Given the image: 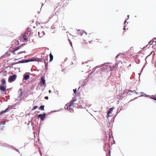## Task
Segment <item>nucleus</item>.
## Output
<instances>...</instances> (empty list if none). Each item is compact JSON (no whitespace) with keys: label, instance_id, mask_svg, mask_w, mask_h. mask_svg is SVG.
Returning <instances> with one entry per match:
<instances>
[{"label":"nucleus","instance_id":"f3484780","mask_svg":"<svg viewBox=\"0 0 156 156\" xmlns=\"http://www.w3.org/2000/svg\"><path fill=\"white\" fill-rule=\"evenodd\" d=\"M45 33L44 31H42L41 32L40 34L39 35V37H42L44 34Z\"/></svg>","mask_w":156,"mask_h":156},{"label":"nucleus","instance_id":"c85d7f7f","mask_svg":"<svg viewBox=\"0 0 156 156\" xmlns=\"http://www.w3.org/2000/svg\"><path fill=\"white\" fill-rule=\"evenodd\" d=\"M121 54H123L122 53H120L119 54H118L116 57V59L117 60L119 56Z\"/></svg>","mask_w":156,"mask_h":156},{"label":"nucleus","instance_id":"79ce46f5","mask_svg":"<svg viewBox=\"0 0 156 156\" xmlns=\"http://www.w3.org/2000/svg\"><path fill=\"white\" fill-rule=\"evenodd\" d=\"M55 27H54L53 26H51V29H52V30L54 29H55Z\"/></svg>","mask_w":156,"mask_h":156},{"label":"nucleus","instance_id":"4be33fe9","mask_svg":"<svg viewBox=\"0 0 156 156\" xmlns=\"http://www.w3.org/2000/svg\"><path fill=\"white\" fill-rule=\"evenodd\" d=\"M61 109H60L57 110H54L50 112V113L54 112H58V111H60L61 110Z\"/></svg>","mask_w":156,"mask_h":156},{"label":"nucleus","instance_id":"6ab92c4d","mask_svg":"<svg viewBox=\"0 0 156 156\" xmlns=\"http://www.w3.org/2000/svg\"><path fill=\"white\" fill-rule=\"evenodd\" d=\"M44 105H41L39 109L43 111L44 110Z\"/></svg>","mask_w":156,"mask_h":156},{"label":"nucleus","instance_id":"5fc2aeb1","mask_svg":"<svg viewBox=\"0 0 156 156\" xmlns=\"http://www.w3.org/2000/svg\"><path fill=\"white\" fill-rule=\"evenodd\" d=\"M40 33H41V32H40V31H38V35L39 36V35H40Z\"/></svg>","mask_w":156,"mask_h":156},{"label":"nucleus","instance_id":"4c0bfd02","mask_svg":"<svg viewBox=\"0 0 156 156\" xmlns=\"http://www.w3.org/2000/svg\"><path fill=\"white\" fill-rule=\"evenodd\" d=\"M16 51V50L15 49H14V50H12V51H11V53H13L14 54H15L16 53H15V52Z\"/></svg>","mask_w":156,"mask_h":156},{"label":"nucleus","instance_id":"69168bd1","mask_svg":"<svg viewBox=\"0 0 156 156\" xmlns=\"http://www.w3.org/2000/svg\"><path fill=\"white\" fill-rule=\"evenodd\" d=\"M12 50H10L9 51L11 53V51H12Z\"/></svg>","mask_w":156,"mask_h":156},{"label":"nucleus","instance_id":"f257e3e1","mask_svg":"<svg viewBox=\"0 0 156 156\" xmlns=\"http://www.w3.org/2000/svg\"><path fill=\"white\" fill-rule=\"evenodd\" d=\"M43 59L42 58H30V62L36 61L38 62H43Z\"/></svg>","mask_w":156,"mask_h":156},{"label":"nucleus","instance_id":"e2e57ef3","mask_svg":"<svg viewBox=\"0 0 156 156\" xmlns=\"http://www.w3.org/2000/svg\"><path fill=\"white\" fill-rule=\"evenodd\" d=\"M147 94H144V96H145V97H146V96H147Z\"/></svg>","mask_w":156,"mask_h":156},{"label":"nucleus","instance_id":"9b49d317","mask_svg":"<svg viewBox=\"0 0 156 156\" xmlns=\"http://www.w3.org/2000/svg\"><path fill=\"white\" fill-rule=\"evenodd\" d=\"M30 76L29 75L27 74L26 73H25L23 75V79L27 80L30 78Z\"/></svg>","mask_w":156,"mask_h":156},{"label":"nucleus","instance_id":"5701e85b","mask_svg":"<svg viewBox=\"0 0 156 156\" xmlns=\"http://www.w3.org/2000/svg\"><path fill=\"white\" fill-rule=\"evenodd\" d=\"M151 99H152L156 101V97H153V96L152 95L151 97H150Z\"/></svg>","mask_w":156,"mask_h":156},{"label":"nucleus","instance_id":"aec40b11","mask_svg":"<svg viewBox=\"0 0 156 156\" xmlns=\"http://www.w3.org/2000/svg\"><path fill=\"white\" fill-rule=\"evenodd\" d=\"M77 100L76 98L75 97H73L71 101L72 102L74 103Z\"/></svg>","mask_w":156,"mask_h":156},{"label":"nucleus","instance_id":"72a5a7b5","mask_svg":"<svg viewBox=\"0 0 156 156\" xmlns=\"http://www.w3.org/2000/svg\"><path fill=\"white\" fill-rule=\"evenodd\" d=\"M27 34L29 35V36H31V35L32 34L31 33V31H29L28 33H27Z\"/></svg>","mask_w":156,"mask_h":156},{"label":"nucleus","instance_id":"6e6552de","mask_svg":"<svg viewBox=\"0 0 156 156\" xmlns=\"http://www.w3.org/2000/svg\"><path fill=\"white\" fill-rule=\"evenodd\" d=\"M151 55V54L148 55V56H147L146 57V58L145 59V60L146 61V62H145V64L143 66V68H142L141 69V72L140 73H138V74L140 75L141 73L142 72L143 70V69L145 67V66H146V64H147V61H146V60L147 59V58H148V57L149 56H150Z\"/></svg>","mask_w":156,"mask_h":156},{"label":"nucleus","instance_id":"58836bf2","mask_svg":"<svg viewBox=\"0 0 156 156\" xmlns=\"http://www.w3.org/2000/svg\"><path fill=\"white\" fill-rule=\"evenodd\" d=\"M39 152L40 154H41V156H42V153L41 152V151L40 149H39Z\"/></svg>","mask_w":156,"mask_h":156},{"label":"nucleus","instance_id":"cd10ccee","mask_svg":"<svg viewBox=\"0 0 156 156\" xmlns=\"http://www.w3.org/2000/svg\"><path fill=\"white\" fill-rule=\"evenodd\" d=\"M23 39L24 41H26L27 40V36L26 35H24L23 37Z\"/></svg>","mask_w":156,"mask_h":156},{"label":"nucleus","instance_id":"f03ea898","mask_svg":"<svg viewBox=\"0 0 156 156\" xmlns=\"http://www.w3.org/2000/svg\"><path fill=\"white\" fill-rule=\"evenodd\" d=\"M17 75L14 74L12 76H10L9 77L8 81L9 82L11 83L14 81L16 78Z\"/></svg>","mask_w":156,"mask_h":156},{"label":"nucleus","instance_id":"774afa93","mask_svg":"<svg viewBox=\"0 0 156 156\" xmlns=\"http://www.w3.org/2000/svg\"><path fill=\"white\" fill-rule=\"evenodd\" d=\"M18 69L19 70H20V67H19V68H18Z\"/></svg>","mask_w":156,"mask_h":156},{"label":"nucleus","instance_id":"6e6d98bb","mask_svg":"<svg viewBox=\"0 0 156 156\" xmlns=\"http://www.w3.org/2000/svg\"><path fill=\"white\" fill-rule=\"evenodd\" d=\"M83 32L85 33L86 34V35H87V33L86 32V31H83Z\"/></svg>","mask_w":156,"mask_h":156},{"label":"nucleus","instance_id":"473e14b6","mask_svg":"<svg viewBox=\"0 0 156 156\" xmlns=\"http://www.w3.org/2000/svg\"><path fill=\"white\" fill-rule=\"evenodd\" d=\"M136 63L137 64H138L140 63V60L138 59L137 60H136Z\"/></svg>","mask_w":156,"mask_h":156},{"label":"nucleus","instance_id":"e433bc0d","mask_svg":"<svg viewBox=\"0 0 156 156\" xmlns=\"http://www.w3.org/2000/svg\"><path fill=\"white\" fill-rule=\"evenodd\" d=\"M4 127V126H2V127L0 128V132L3 130V128Z\"/></svg>","mask_w":156,"mask_h":156},{"label":"nucleus","instance_id":"2eb2a0df","mask_svg":"<svg viewBox=\"0 0 156 156\" xmlns=\"http://www.w3.org/2000/svg\"><path fill=\"white\" fill-rule=\"evenodd\" d=\"M43 62H44L45 63V66L46 69L47 70L48 69V62H46L44 58H43Z\"/></svg>","mask_w":156,"mask_h":156},{"label":"nucleus","instance_id":"c756f323","mask_svg":"<svg viewBox=\"0 0 156 156\" xmlns=\"http://www.w3.org/2000/svg\"><path fill=\"white\" fill-rule=\"evenodd\" d=\"M24 52H25V51H20V52L18 53L17 54L18 55H19L20 54H21L23 53H24Z\"/></svg>","mask_w":156,"mask_h":156},{"label":"nucleus","instance_id":"09e8293b","mask_svg":"<svg viewBox=\"0 0 156 156\" xmlns=\"http://www.w3.org/2000/svg\"><path fill=\"white\" fill-rule=\"evenodd\" d=\"M70 45L72 47V42L70 41V42H69Z\"/></svg>","mask_w":156,"mask_h":156},{"label":"nucleus","instance_id":"0eeeda50","mask_svg":"<svg viewBox=\"0 0 156 156\" xmlns=\"http://www.w3.org/2000/svg\"><path fill=\"white\" fill-rule=\"evenodd\" d=\"M73 103L70 101L68 105H67V104L65 105L64 108L65 109H68L69 108H71V107L73 105Z\"/></svg>","mask_w":156,"mask_h":156},{"label":"nucleus","instance_id":"3c124183","mask_svg":"<svg viewBox=\"0 0 156 156\" xmlns=\"http://www.w3.org/2000/svg\"><path fill=\"white\" fill-rule=\"evenodd\" d=\"M123 30H124V31H125V30H126V28H125V26H124V28H123Z\"/></svg>","mask_w":156,"mask_h":156},{"label":"nucleus","instance_id":"864d4df0","mask_svg":"<svg viewBox=\"0 0 156 156\" xmlns=\"http://www.w3.org/2000/svg\"><path fill=\"white\" fill-rule=\"evenodd\" d=\"M62 30H66V29H65V27H63L62 29Z\"/></svg>","mask_w":156,"mask_h":156},{"label":"nucleus","instance_id":"4d7b16f0","mask_svg":"<svg viewBox=\"0 0 156 156\" xmlns=\"http://www.w3.org/2000/svg\"><path fill=\"white\" fill-rule=\"evenodd\" d=\"M92 41H89V42L90 44L91 43V42Z\"/></svg>","mask_w":156,"mask_h":156},{"label":"nucleus","instance_id":"2f4dec72","mask_svg":"<svg viewBox=\"0 0 156 156\" xmlns=\"http://www.w3.org/2000/svg\"><path fill=\"white\" fill-rule=\"evenodd\" d=\"M68 109V110L70 112H73L72 111H73V108H69Z\"/></svg>","mask_w":156,"mask_h":156},{"label":"nucleus","instance_id":"bf43d9fd","mask_svg":"<svg viewBox=\"0 0 156 156\" xmlns=\"http://www.w3.org/2000/svg\"><path fill=\"white\" fill-rule=\"evenodd\" d=\"M127 17H128V18H127V20H128V19H129V15H127Z\"/></svg>","mask_w":156,"mask_h":156},{"label":"nucleus","instance_id":"a211bd4d","mask_svg":"<svg viewBox=\"0 0 156 156\" xmlns=\"http://www.w3.org/2000/svg\"><path fill=\"white\" fill-rule=\"evenodd\" d=\"M107 66L105 65V64H103L101 67H102L101 69H103L104 70H105V69H107V68H106V66Z\"/></svg>","mask_w":156,"mask_h":156},{"label":"nucleus","instance_id":"8fccbe9b","mask_svg":"<svg viewBox=\"0 0 156 156\" xmlns=\"http://www.w3.org/2000/svg\"><path fill=\"white\" fill-rule=\"evenodd\" d=\"M118 64L117 62H116V63H115V66H117L118 65ZM115 67H114V68H115Z\"/></svg>","mask_w":156,"mask_h":156},{"label":"nucleus","instance_id":"c9c22d12","mask_svg":"<svg viewBox=\"0 0 156 156\" xmlns=\"http://www.w3.org/2000/svg\"><path fill=\"white\" fill-rule=\"evenodd\" d=\"M18 64V63H17V62H13V63H11V66H13V65H15V64Z\"/></svg>","mask_w":156,"mask_h":156},{"label":"nucleus","instance_id":"b1692460","mask_svg":"<svg viewBox=\"0 0 156 156\" xmlns=\"http://www.w3.org/2000/svg\"><path fill=\"white\" fill-rule=\"evenodd\" d=\"M5 121H3L1 122H0V125H5Z\"/></svg>","mask_w":156,"mask_h":156},{"label":"nucleus","instance_id":"37998d69","mask_svg":"<svg viewBox=\"0 0 156 156\" xmlns=\"http://www.w3.org/2000/svg\"><path fill=\"white\" fill-rule=\"evenodd\" d=\"M5 54L6 55L7 54V55L8 56H9L10 55V54H8V52H6L5 53Z\"/></svg>","mask_w":156,"mask_h":156},{"label":"nucleus","instance_id":"f8f14e48","mask_svg":"<svg viewBox=\"0 0 156 156\" xmlns=\"http://www.w3.org/2000/svg\"><path fill=\"white\" fill-rule=\"evenodd\" d=\"M0 90L3 92L5 91L6 90V87L0 85Z\"/></svg>","mask_w":156,"mask_h":156},{"label":"nucleus","instance_id":"1a4fd4ad","mask_svg":"<svg viewBox=\"0 0 156 156\" xmlns=\"http://www.w3.org/2000/svg\"><path fill=\"white\" fill-rule=\"evenodd\" d=\"M1 82L2 83L0 85H3L6 87V81L5 79H2L1 80Z\"/></svg>","mask_w":156,"mask_h":156},{"label":"nucleus","instance_id":"412c9836","mask_svg":"<svg viewBox=\"0 0 156 156\" xmlns=\"http://www.w3.org/2000/svg\"><path fill=\"white\" fill-rule=\"evenodd\" d=\"M96 69L94 68H93L91 70H90L89 71V72L90 73H93L95 70Z\"/></svg>","mask_w":156,"mask_h":156},{"label":"nucleus","instance_id":"ea45409f","mask_svg":"<svg viewBox=\"0 0 156 156\" xmlns=\"http://www.w3.org/2000/svg\"><path fill=\"white\" fill-rule=\"evenodd\" d=\"M25 45V44L24 43H23V44H22L21 45H20V46H21V48H22L23 47L24 45Z\"/></svg>","mask_w":156,"mask_h":156},{"label":"nucleus","instance_id":"bb28decb","mask_svg":"<svg viewBox=\"0 0 156 156\" xmlns=\"http://www.w3.org/2000/svg\"><path fill=\"white\" fill-rule=\"evenodd\" d=\"M77 33L78 35H80L81 36H82L83 34V33L82 31H81L80 32H79Z\"/></svg>","mask_w":156,"mask_h":156},{"label":"nucleus","instance_id":"a19ab883","mask_svg":"<svg viewBox=\"0 0 156 156\" xmlns=\"http://www.w3.org/2000/svg\"><path fill=\"white\" fill-rule=\"evenodd\" d=\"M44 98L46 100L48 99V96H45L44 97Z\"/></svg>","mask_w":156,"mask_h":156},{"label":"nucleus","instance_id":"dca6fc26","mask_svg":"<svg viewBox=\"0 0 156 156\" xmlns=\"http://www.w3.org/2000/svg\"><path fill=\"white\" fill-rule=\"evenodd\" d=\"M49 56L50 59L49 61V62H51L53 60V56L51 53H50V54Z\"/></svg>","mask_w":156,"mask_h":156},{"label":"nucleus","instance_id":"0e129e2a","mask_svg":"<svg viewBox=\"0 0 156 156\" xmlns=\"http://www.w3.org/2000/svg\"><path fill=\"white\" fill-rule=\"evenodd\" d=\"M67 58H65V61H66V60H67Z\"/></svg>","mask_w":156,"mask_h":156},{"label":"nucleus","instance_id":"ddd939ff","mask_svg":"<svg viewBox=\"0 0 156 156\" xmlns=\"http://www.w3.org/2000/svg\"><path fill=\"white\" fill-rule=\"evenodd\" d=\"M18 93L19 94L18 96V98H20L23 93V91L22 90V89H20V90L18 91Z\"/></svg>","mask_w":156,"mask_h":156},{"label":"nucleus","instance_id":"7ed1b4c3","mask_svg":"<svg viewBox=\"0 0 156 156\" xmlns=\"http://www.w3.org/2000/svg\"><path fill=\"white\" fill-rule=\"evenodd\" d=\"M45 82V78L43 76H42L40 80V82L39 83L38 85L41 87L44 86Z\"/></svg>","mask_w":156,"mask_h":156},{"label":"nucleus","instance_id":"a878e982","mask_svg":"<svg viewBox=\"0 0 156 156\" xmlns=\"http://www.w3.org/2000/svg\"><path fill=\"white\" fill-rule=\"evenodd\" d=\"M38 108V106H36V105L35 106L33 107V108L32 109V110H35L36 109H37V108Z\"/></svg>","mask_w":156,"mask_h":156},{"label":"nucleus","instance_id":"680f3d73","mask_svg":"<svg viewBox=\"0 0 156 156\" xmlns=\"http://www.w3.org/2000/svg\"><path fill=\"white\" fill-rule=\"evenodd\" d=\"M51 90H49V93H51Z\"/></svg>","mask_w":156,"mask_h":156},{"label":"nucleus","instance_id":"39448f33","mask_svg":"<svg viewBox=\"0 0 156 156\" xmlns=\"http://www.w3.org/2000/svg\"><path fill=\"white\" fill-rule=\"evenodd\" d=\"M13 107V105H9L8 108H6L5 110H3L0 112V115L3 114V113H5L6 112H7L9 110L11 109Z\"/></svg>","mask_w":156,"mask_h":156},{"label":"nucleus","instance_id":"49530a36","mask_svg":"<svg viewBox=\"0 0 156 156\" xmlns=\"http://www.w3.org/2000/svg\"><path fill=\"white\" fill-rule=\"evenodd\" d=\"M132 92H133L134 93H136V94H137L138 93H137V92H136V90H133L132 91Z\"/></svg>","mask_w":156,"mask_h":156},{"label":"nucleus","instance_id":"a18cd8bd","mask_svg":"<svg viewBox=\"0 0 156 156\" xmlns=\"http://www.w3.org/2000/svg\"><path fill=\"white\" fill-rule=\"evenodd\" d=\"M129 92H132V90H130L129 91V92L127 93V94H128V95H130V94L129 93Z\"/></svg>","mask_w":156,"mask_h":156},{"label":"nucleus","instance_id":"338daca9","mask_svg":"<svg viewBox=\"0 0 156 156\" xmlns=\"http://www.w3.org/2000/svg\"><path fill=\"white\" fill-rule=\"evenodd\" d=\"M18 59H16V58H15V59L14 60H17Z\"/></svg>","mask_w":156,"mask_h":156},{"label":"nucleus","instance_id":"423d86ee","mask_svg":"<svg viewBox=\"0 0 156 156\" xmlns=\"http://www.w3.org/2000/svg\"><path fill=\"white\" fill-rule=\"evenodd\" d=\"M30 62V58L28 59H23L17 62V63H27Z\"/></svg>","mask_w":156,"mask_h":156},{"label":"nucleus","instance_id":"052dcab7","mask_svg":"<svg viewBox=\"0 0 156 156\" xmlns=\"http://www.w3.org/2000/svg\"><path fill=\"white\" fill-rule=\"evenodd\" d=\"M107 115L108 116H112L111 115H110L109 114H108V113H107Z\"/></svg>","mask_w":156,"mask_h":156},{"label":"nucleus","instance_id":"9d476101","mask_svg":"<svg viewBox=\"0 0 156 156\" xmlns=\"http://www.w3.org/2000/svg\"><path fill=\"white\" fill-rule=\"evenodd\" d=\"M7 146L9 148H12V149H14L16 151L18 152L19 154L20 153V152L19 151V150L18 149H17L16 148L14 147L12 145H7Z\"/></svg>","mask_w":156,"mask_h":156},{"label":"nucleus","instance_id":"393cba45","mask_svg":"<svg viewBox=\"0 0 156 156\" xmlns=\"http://www.w3.org/2000/svg\"><path fill=\"white\" fill-rule=\"evenodd\" d=\"M21 48V46H18V47H16L15 48L16 50L17 51Z\"/></svg>","mask_w":156,"mask_h":156},{"label":"nucleus","instance_id":"f704fd0d","mask_svg":"<svg viewBox=\"0 0 156 156\" xmlns=\"http://www.w3.org/2000/svg\"><path fill=\"white\" fill-rule=\"evenodd\" d=\"M77 89L76 88L74 89L73 90V92H74V94H76V93H77Z\"/></svg>","mask_w":156,"mask_h":156},{"label":"nucleus","instance_id":"20e7f679","mask_svg":"<svg viewBox=\"0 0 156 156\" xmlns=\"http://www.w3.org/2000/svg\"><path fill=\"white\" fill-rule=\"evenodd\" d=\"M47 115V113L41 114L37 115V117L40 119L41 121H44L45 118L46 116Z\"/></svg>","mask_w":156,"mask_h":156},{"label":"nucleus","instance_id":"7c9ffc66","mask_svg":"<svg viewBox=\"0 0 156 156\" xmlns=\"http://www.w3.org/2000/svg\"><path fill=\"white\" fill-rule=\"evenodd\" d=\"M154 41H152L151 40L148 43L150 45H151L153 44V43Z\"/></svg>","mask_w":156,"mask_h":156},{"label":"nucleus","instance_id":"4468645a","mask_svg":"<svg viewBox=\"0 0 156 156\" xmlns=\"http://www.w3.org/2000/svg\"><path fill=\"white\" fill-rule=\"evenodd\" d=\"M114 109L115 107L113 106L112 108H109L108 111V114H110L112 112V111Z\"/></svg>","mask_w":156,"mask_h":156},{"label":"nucleus","instance_id":"c03bdc74","mask_svg":"<svg viewBox=\"0 0 156 156\" xmlns=\"http://www.w3.org/2000/svg\"><path fill=\"white\" fill-rule=\"evenodd\" d=\"M127 20V19H126L125 20L124 23V24L125 25H126V21Z\"/></svg>","mask_w":156,"mask_h":156},{"label":"nucleus","instance_id":"de8ad7c7","mask_svg":"<svg viewBox=\"0 0 156 156\" xmlns=\"http://www.w3.org/2000/svg\"><path fill=\"white\" fill-rule=\"evenodd\" d=\"M92 74L90 73H89L88 74V77H89L90 75H91V74Z\"/></svg>","mask_w":156,"mask_h":156},{"label":"nucleus","instance_id":"13d9d810","mask_svg":"<svg viewBox=\"0 0 156 156\" xmlns=\"http://www.w3.org/2000/svg\"><path fill=\"white\" fill-rule=\"evenodd\" d=\"M146 97H150V98L151 97H150V95H147Z\"/></svg>","mask_w":156,"mask_h":156},{"label":"nucleus","instance_id":"603ef678","mask_svg":"<svg viewBox=\"0 0 156 156\" xmlns=\"http://www.w3.org/2000/svg\"><path fill=\"white\" fill-rule=\"evenodd\" d=\"M137 97L135 98H134V99H132V100H131L130 101H133V100H135V99H137Z\"/></svg>","mask_w":156,"mask_h":156}]
</instances>
